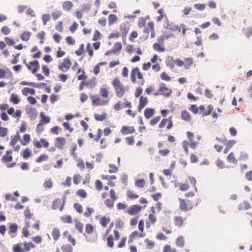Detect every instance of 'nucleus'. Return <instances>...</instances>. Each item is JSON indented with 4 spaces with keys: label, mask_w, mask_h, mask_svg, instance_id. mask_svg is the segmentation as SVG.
<instances>
[{
    "label": "nucleus",
    "mask_w": 252,
    "mask_h": 252,
    "mask_svg": "<svg viewBox=\"0 0 252 252\" xmlns=\"http://www.w3.org/2000/svg\"><path fill=\"white\" fill-rule=\"evenodd\" d=\"M75 228L77 229L80 233L83 232V224L78 220H75Z\"/></svg>",
    "instance_id": "obj_38"
},
{
    "label": "nucleus",
    "mask_w": 252,
    "mask_h": 252,
    "mask_svg": "<svg viewBox=\"0 0 252 252\" xmlns=\"http://www.w3.org/2000/svg\"><path fill=\"white\" fill-rule=\"evenodd\" d=\"M52 236L54 239L55 241H57L60 236V232L59 230L56 228H54L52 231Z\"/></svg>",
    "instance_id": "obj_22"
},
{
    "label": "nucleus",
    "mask_w": 252,
    "mask_h": 252,
    "mask_svg": "<svg viewBox=\"0 0 252 252\" xmlns=\"http://www.w3.org/2000/svg\"><path fill=\"white\" fill-rule=\"evenodd\" d=\"M40 116L41 117V120L40 122L43 124L45 125L47 123H49L50 121V119L49 117L46 116L44 114V112H41L40 113Z\"/></svg>",
    "instance_id": "obj_11"
},
{
    "label": "nucleus",
    "mask_w": 252,
    "mask_h": 252,
    "mask_svg": "<svg viewBox=\"0 0 252 252\" xmlns=\"http://www.w3.org/2000/svg\"><path fill=\"white\" fill-rule=\"evenodd\" d=\"M74 208L75 209L76 211H77L79 213L81 214L83 212L82 207V206L78 203H75L74 204Z\"/></svg>",
    "instance_id": "obj_50"
},
{
    "label": "nucleus",
    "mask_w": 252,
    "mask_h": 252,
    "mask_svg": "<svg viewBox=\"0 0 252 252\" xmlns=\"http://www.w3.org/2000/svg\"><path fill=\"white\" fill-rule=\"evenodd\" d=\"M31 33L28 32H24L21 36L22 40L27 41L29 40Z\"/></svg>",
    "instance_id": "obj_26"
},
{
    "label": "nucleus",
    "mask_w": 252,
    "mask_h": 252,
    "mask_svg": "<svg viewBox=\"0 0 252 252\" xmlns=\"http://www.w3.org/2000/svg\"><path fill=\"white\" fill-rule=\"evenodd\" d=\"M249 158L248 155L245 152H241L240 153V157L239 158V160H247Z\"/></svg>",
    "instance_id": "obj_47"
},
{
    "label": "nucleus",
    "mask_w": 252,
    "mask_h": 252,
    "mask_svg": "<svg viewBox=\"0 0 252 252\" xmlns=\"http://www.w3.org/2000/svg\"><path fill=\"white\" fill-rule=\"evenodd\" d=\"M128 197L130 199H136L139 197L137 194H135L131 190H128L127 193Z\"/></svg>",
    "instance_id": "obj_48"
},
{
    "label": "nucleus",
    "mask_w": 252,
    "mask_h": 252,
    "mask_svg": "<svg viewBox=\"0 0 252 252\" xmlns=\"http://www.w3.org/2000/svg\"><path fill=\"white\" fill-rule=\"evenodd\" d=\"M122 45L121 42H117L115 44L114 48L112 49L116 54H117V52H120V50L122 49Z\"/></svg>",
    "instance_id": "obj_25"
},
{
    "label": "nucleus",
    "mask_w": 252,
    "mask_h": 252,
    "mask_svg": "<svg viewBox=\"0 0 252 252\" xmlns=\"http://www.w3.org/2000/svg\"><path fill=\"white\" fill-rule=\"evenodd\" d=\"M109 166L111 168V169L108 170L109 173H113L117 172L118 170V167H116L115 165L113 164H110Z\"/></svg>",
    "instance_id": "obj_54"
},
{
    "label": "nucleus",
    "mask_w": 252,
    "mask_h": 252,
    "mask_svg": "<svg viewBox=\"0 0 252 252\" xmlns=\"http://www.w3.org/2000/svg\"><path fill=\"white\" fill-rule=\"evenodd\" d=\"M164 27L165 29L169 30L172 32H175L177 29V26L170 24L168 22H167L164 24Z\"/></svg>",
    "instance_id": "obj_15"
},
{
    "label": "nucleus",
    "mask_w": 252,
    "mask_h": 252,
    "mask_svg": "<svg viewBox=\"0 0 252 252\" xmlns=\"http://www.w3.org/2000/svg\"><path fill=\"white\" fill-rule=\"evenodd\" d=\"M182 119L187 122L190 121L191 117L189 113L186 110H183L181 114Z\"/></svg>",
    "instance_id": "obj_14"
},
{
    "label": "nucleus",
    "mask_w": 252,
    "mask_h": 252,
    "mask_svg": "<svg viewBox=\"0 0 252 252\" xmlns=\"http://www.w3.org/2000/svg\"><path fill=\"white\" fill-rule=\"evenodd\" d=\"M227 160L228 162H231L234 164L237 163V160L235 158L234 155L233 153H230L227 158Z\"/></svg>",
    "instance_id": "obj_17"
},
{
    "label": "nucleus",
    "mask_w": 252,
    "mask_h": 252,
    "mask_svg": "<svg viewBox=\"0 0 252 252\" xmlns=\"http://www.w3.org/2000/svg\"><path fill=\"white\" fill-rule=\"evenodd\" d=\"M107 245L109 247H113L114 245L113 236L112 235L109 236L107 239Z\"/></svg>",
    "instance_id": "obj_45"
},
{
    "label": "nucleus",
    "mask_w": 252,
    "mask_h": 252,
    "mask_svg": "<svg viewBox=\"0 0 252 252\" xmlns=\"http://www.w3.org/2000/svg\"><path fill=\"white\" fill-rule=\"evenodd\" d=\"M2 159L3 160L4 162H8L11 161L13 159V158L11 156H7V155H4L2 156Z\"/></svg>",
    "instance_id": "obj_60"
},
{
    "label": "nucleus",
    "mask_w": 252,
    "mask_h": 252,
    "mask_svg": "<svg viewBox=\"0 0 252 252\" xmlns=\"http://www.w3.org/2000/svg\"><path fill=\"white\" fill-rule=\"evenodd\" d=\"M10 100L14 104H17L20 101L18 95L14 94H11Z\"/></svg>",
    "instance_id": "obj_21"
},
{
    "label": "nucleus",
    "mask_w": 252,
    "mask_h": 252,
    "mask_svg": "<svg viewBox=\"0 0 252 252\" xmlns=\"http://www.w3.org/2000/svg\"><path fill=\"white\" fill-rule=\"evenodd\" d=\"M32 156V151L29 148H26L23 152V157L24 158H29Z\"/></svg>",
    "instance_id": "obj_33"
},
{
    "label": "nucleus",
    "mask_w": 252,
    "mask_h": 252,
    "mask_svg": "<svg viewBox=\"0 0 252 252\" xmlns=\"http://www.w3.org/2000/svg\"><path fill=\"white\" fill-rule=\"evenodd\" d=\"M154 115V109L147 108L144 111V115L146 119H149Z\"/></svg>",
    "instance_id": "obj_9"
},
{
    "label": "nucleus",
    "mask_w": 252,
    "mask_h": 252,
    "mask_svg": "<svg viewBox=\"0 0 252 252\" xmlns=\"http://www.w3.org/2000/svg\"><path fill=\"white\" fill-rule=\"evenodd\" d=\"M186 62L187 64H186L184 66V67L185 69H188L189 67V66L192 64L193 63V60L192 58H187L186 59Z\"/></svg>",
    "instance_id": "obj_52"
},
{
    "label": "nucleus",
    "mask_w": 252,
    "mask_h": 252,
    "mask_svg": "<svg viewBox=\"0 0 252 252\" xmlns=\"http://www.w3.org/2000/svg\"><path fill=\"white\" fill-rule=\"evenodd\" d=\"M91 97L93 104L95 105H104L108 103V100H102L100 98L96 97L94 95H92Z\"/></svg>",
    "instance_id": "obj_6"
},
{
    "label": "nucleus",
    "mask_w": 252,
    "mask_h": 252,
    "mask_svg": "<svg viewBox=\"0 0 252 252\" xmlns=\"http://www.w3.org/2000/svg\"><path fill=\"white\" fill-rule=\"evenodd\" d=\"M77 194L82 197V198H85L87 196V193L84 189H79L77 191Z\"/></svg>",
    "instance_id": "obj_56"
},
{
    "label": "nucleus",
    "mask_w": 252,
    "mask_h": 252,
    "mask_svg": "<svg viewBox=\"0 0 252 252\" xmlns=\"http://www.w3.org/2000/svg\"><path fill=\"white\" fill-rule=\"evenodd\" d=\"M194 7L196 9L202 11L205 9L206 6L204 4L199 3L194 4Z\"/></svg>",
    "instance_id": "obj_59"
},
{
    "label": "nucleus",
    "mask_w": 252,
    "mask_h": 252,
    "mask_svg": "<svg viewBox=\"0 0 252 252\" xmlns=\"http://www.w3.org/2000/svg\"><path fill=\"white\" fill-rule=\"evenodd\" d=\"M24 141L21 142V144L25 146L27 145L28 143H29L31 140L30 135L29 134H25L23 136Z\"/></svg>",
    "instance_id": "obj_32"
},
{
    "label": "nucleus",
    "mask_w": 252,
    "mask_h": 252,
    "mask_svg": "<svg viewBox=\"0 0 252 252\" xmlns=\"http://www.w3.org/2000/svg\"><path fill=\"white\" fill-rule=\"evenodd\" d=\"M72 6L73 3L70 1H65L63 4V8L66 11L70 10Z\"/></svg>",
    "instance_id": "obj_19"
},
{
    "label": "nucleus",
    "mask_w": 252,
    "mask_h": 252,
    "mask_svg": "<svg viewBox=\"0 0 252 252\" xmlns=\"http://www.w3.org/2000/svg\"><path fill=\"white\" fill-rule=\"evenodd\" d=\"M158 92H160V94L164 96H169L172 94V90L167 88L164 83H162L158 89Z\"/></svg>",
    "instance_id": "obj_2"
},
{
    "label": "nucleus",
    "mask_w": 252,
    "mask_h": 252,
    "mask_svg": "<svg viewBox=\"0 0 252 252\" xmlns=\"http://www.w3.org/2000/svg\"><path fill=\"white\" fill-rule=\"evenodd\" d=\"M176 243V245L178 246H179L181 248L183 247L184 245V241L183 237L182 236L179 237L177 239Z\"/></svg>",
    "instance_id": "obj_36"
},
{
    "label": "nucleus",
    "mask_w": 252,
    "mask_h": 252,
    "mask_svg": "<svg viewBox=\"0 0 252 252\" xmlns=\"http://www.w3.org/2000/svg\"><path fill=\"white\" fill-rule=\"evenodd\" d=\"M94 231V226L91 224H87L86 225V232L88 234H91Z\"/></svg>",
    "instance_id": "obj_41"
},
{
    "label": "nucleus",
    "mask_w": 252,
    "mask_h": 252,
    "mask_svg": "<svg viewBox=\"0 0 252 252\" xmlns=\"http://www.w3.org/2000/svg\"><path fill=\"white\" fill-rule=\"evenodd\" d=\"M34 247V245L32 244V242L24 243V247H25V251H26V252L29 251L32 248H33Z\"/></svg>",
    "instance_id": "obj_40"
},
{
    "label": "nucleus",
    "mask_w": 252,
    "mask_h": 252,
    "mask_svg": "<svg viewBox=\"0 0 252 252\" xmlns=\"http://www.w3.org/2000/svg\"><path fill=\"white\" fill-rule=\"evenodd\" d=\"M243 31L244 32L245 36L249 38L252 35V28L247 27L245 29H243Z\"/></svg>",
    "instance_id": "obj_23"
},
{
    "label": "nucleus",
    "mask_w": 252,
    "mask_h": 252,
    "mask_svg": "<svg viewBox=\"0 0 252 252\" xmlns=\"http://www.w3.org/2000/svg\"><path fill=\"white\" fill-rule=\"evenodd\" d=\"M145 180L144 179H138L135 182V186L137 187L143 188L145 185Z\"/></svg>",
    "instance_id": "obj_42"
},
{
    "label": "nucleus",
    "mask_w": 252,
    "mask_h": 252,
    "mask_svg": "<svg viewBox=\"0 0 252 252\" xmlns=\"http://www.w3.org/2000/svg\"><path fill=\"white\" fill-rule=\"evenodd\" d=\"M20 136L19 133V131H18L17 132L16 134L14 136H12L11 140L10 142V144L11 146H14L18 141V140L19 139Z\"/></svg>",
    "instance_id": "obj_18"
},
{
    "label": "nucleus",
    "mask_w": 252,
    "mask_h": 252,
    "mask_svg": "<svg viewBox=\"0 0 252 252\" xmlns=\"http://www.w3.org/2000/svg\"><path fill=\"white\" fill-rule=\"evenodd\" d=\"M189 110L192 111L194 114H197L198 112V108L197 105L195 104L191 105Z\"/></svg>",
    "instance_id": "obj_58"
},
{
    "label": "nucleus",
    "mask_w": 252,
    "mask_h": 252,
    "mask_svg": "<svg viewBox=\"0 0 252 252\" xmlns=\"http://www.w3.org/2000/svg\"><path fill=\"white\" fill-rule=\"evenodd\" d=\"M110 219H107L106 217H103L101 218L100 223L104 227L107 226V223L109 222Z\"/></svg>",
    "instance_id": "obj_28"
},
{
    "label": "nucleus",
    "mask_w": 252,
    "mask_h": 252,
    "mask_svg": "<svg viewBox=\"0 0 252 252\" xmlns=\"http://www.w3.org/2000/svg\"><path fill=\"white\" fill-rule=\"evenodd\" d=\"M114 200H112V201H111V200L110 199H107L105 201V204L106 205V206L109 208H111L113 207L114 206Z\"/></svg>",
    "instance_id": "obj_55"
},
{
    "label": "nucleus",
    "mask_w": 252,
    "mask_h": 252,
    "mask_svg": "<svg viewBox=\"0 0 252 252\" xmlns=\"http://www.w3.org/2000/svg\"><path fill=\"white\" fill-rule=\"evenodd\" d=\"M106 117V114L104 113L102 115L95 114L94 116V118L96 120L102 121H103Z\"/></svg>",
    "instance_id": "obj_44"
},
{
    "label": "nucleus",
    "mask_w": 252,
    "mask_h": 252,
    "mask_svg": "<svg viewBox=\"0 0 252 252\" xmlns=\"http://www.w3.org/2000/svg\"><path fill=\"white\" fill-rule=\"evenodd\" d=\"M148 104V99L146 97L141 96L140 98L139 105H141L143 107H145Z\"/></svg>",
    "instance_id": "obj_37"
},
{
    "label": "nucleus",
    "mask_w": 252,
    "mask_h": 252,
    "mask_svg": "<svg viewBox=\"0 0 252 252\" xmlns=\"http://www.w3.org/2000/svg\"><path fill=\"white\" fill-rule=\"evenodd\" d=\"M175 225L178 226H181L183 223V220L181 217L178 216L175 218Z\"/></svg>",
    "instance_id": "obj_34"
},
{
    "label": "nucleus",
    "mask_w": 252,
    "mask_h": 252,
    "mask_svg": "<svg viewBox=\"0 0 252 252\" xmlns=\"http://www.w3.org/2000/svg\"><path fill=\"white\" fill-rule=\"evenodd\" d=\"M142 206L140 205H133L130 206L127 210V212L131 216L137 214L141 210Z\"/></svg>",
    "instance_id": "obj_3"
},
{
    "label": "nucleus",
    "mask_w": 252,
    "mask_h": 252,
    "mask_svg": "<svg viewBox=\"0 0 252 252\" xmlns=\"http://www.w3.org/2000/svg\"><path fill=\"white\" fill-rule=\"evenodd\" d=\"M134 131L135 129L134 127L127 126H123L121 130V132L124 135L132 133L134 132Z\"/></svg>",
    "instance_id": "obj_8"
},
{
    "label": "nucleus",
    "mask_w": 252,
    "mask_h": 252,
    "mask_svg": "<svg viewBox=\"0 0 252 252\" xmlns=\"http://www.w3.org/2000/svg\"><path fill=\"white\" fill-rule=\"evenodd\" d=\"M87 210V212H85L84 215L86 217L88 218L90 217V216L92 215V213L94 212V209L91 208H88Z\"/></svg>",
    "instance_id": "obj_64"
},
{
    "label": "nucleus",
    "mask_w": 252,
    "mask_h": 252,
    "mask_svg": "<svg viewBox=\"0 0 252 252\" xmlns=\"http://www.w3.org/2000/svg\"><path fill=\"white\" fill-rule=\"evenodd\" d=\"M96 188L97 189L100 190L103 188L102 182L99 180H97L95 181Z\"/></svg>",
    "instance_id": "obj_62"
},
{
    "label": "nucleus",
    "mask_w": 252,
    "mask_h": 252,
    "mask_svg": "<svg viewBox=\"0 0 252 252\" xmlns=\"http://www.w3.org/2000/svg\"><path fill=\"white\" fill-rule=\"evenodd\" d=\"M61 203V199L57 198L53 201L52 208L54 210L57 209Z\"/></svg>",
    "instance_id": "obj_29"
},
{
    "label": "nucleus",
    "mask_w": 252,
    "mask_h": 252,
    "mask_svg": "<svg viewBox=\"0 0 252 252\" xmlns=\"http://www.w3.org/2000/svg\"><path fill=\"white\" fill-rule=\"evenodd\" d=\"M48 157L46 154H42L40 155L36 159V162H40L42 161L46 160L48 159Z\"/></svg>",
    "instance_id": "obj_43"
},
{
    "label": "nucleus",
    "mask_w": 252,
    "mask_h": 252,
    "mask_svg": "<svg viewBox=\"0 0 252 252\" xmlns=\"http://www.w3.org/2000/svg\"><path fill=\"white\" fill-rule=\"evenodd\" d=\"M13 251L14 252H26V251L22 249L20 244L14 245L13 247Z\"/></svg>",
    "instance_id": "obj_35"
},
{
    "label": "nucleus",
    "mask_w": 252,
    "mask_h": 252,
    "mask_svg": "<svg viewBox=\"0 0 252 252\" xmlns=\"http://www.w3.org/2000/svg\"><path fill=\"white\" fill-rule=\"evenodd\" d=\"M26 110L31 120H34L36 119L37 116V111L34 107L27 106Z\"/></svg>",
    "instance_id": "obj_4"
},
{
    "label": "nucleus",
    "mask_w": 252,
    "mask_h": 252,
    "mask_svg": "<svg viewBox=\"0 0 252 252\" xmlns=\"http://www.w3.org/2000/svg\"><path fill=\"white\" fill-rule=\"evenodd\" d=\"M113 85L115 89L116 95L118 97H122L125 92V88L121 82L118 79H115Z\"/></svg>",
    "instance_id": "obj_1"
},
{
    "label": "nucleus",
    "mask_w": 252,
    "mask_h": 252,
    "mask_svg": "<svg viewBox=\"0 0 252 252\" xmlns=\"http://www.w3.org/2000/svg\"><path fill=\"white\" fill-rule=\"evenodd\" d=\"M120 30L122 32L123 37H126V34L128 31V28L127 24L123 23L120 26Z\"/></svg>",
    "instance_id": "obj_10"
},
{
    "label": "nucleus",
    "mask_w": 252,
    "mask_h": 252,
    "mask_svg": "<svg viewBox=\"0 0 252 252\" xmlns=\"http://www.w3.org/2000/svg\"><path fill=\"white\" fill-rule=\"evenodd\" d=\"M160 119V116L155 117L150 121V124L151 125H155L158 123Z\"/></svg>",
    "instance_id": "obj_63"
},
{
    "label": "nucleus",
    "mask_w": 252,
    "mask_h": 252,
    "mask_svg": "<svg viewBox=\"0 0 252 252\" xmlns=\"http://www.w3.org/2000/svg\"><path fill=\"white\" fill-rule=\"evenodd\" d=\"M124 224V222L120 219H116L115 224L116 228H122Z\"/></svg>",
    "instance_id": "obj_53"
},
{
    "label": "nucleus",
    "mask_w": 252,
    "mask_h": 252,
    "mask_svg": "<svg viewBox=\"0 0 252 252\" xmlns=\"http://www.w3.org/2000/svg\"><path fill=\"white\" fill-rule=\"evenodd\" d=\"M51 19L50 15L49 14H45L42 16V21L44 25H46L47 22L49 21Z\"/></svg>",
    "instance_id": "obj_49"
},
{
    "label": "nucleus",
    "mask_w": 252,
    "mask_h": 252,
    "mask_svg": "<svg viewBox=\"0 0 252 252\" xmlns=\"http://www.w3.org/2000/svg\"><path fill=\"white\" fill-rule=\"evenodd\" d=\"M117 16L114 14H111L109 15L108 17V23L109 25H111L114 23V22L117 20Z\"/></svg>",
    "instance_id": "obj_24"
},
{
    "label": "nucleus",
    "mask_w": 252,
    "mask_h": 252,
    "mask_svg": "<svg viewBox=\"0 0 252 252\" xmlns=\"http://www.w3.org/2000/svg\"><path fill=\"white\" fill-rule=\"evenodd\" d=\"M163 252H176L175 249H171L169 245H166L163 249Z\"/></svg>",
    "instance_id": "obj_61"
},
{
    "label": "nucleus",
    "mask_w": 252,
    "mask_h": 252,
    "mask_svg": "<svg viewBox=\"0 0 252 252\" xmlns=\"http://www.w3.org/2000/svg\"><path fill=\"white\" fill-rule=\"evenodd\" d=\"M1 31V32L4 35H8L10 32V29L6 26L3 27Z\"/></svg>",
    "instance_id": "obj_57"
},
{
    "label": "nucleus",
    "mask_w": 252,
    "mask_h": 252,
    "mask_svg": "<svg viewBox=\"0 0 252 252\" xmlns=\"http://www.w3.org/2000/svg\"><path fill=\"white\" fill-rule=\"evenodd\" d=\"M139 69L138 67H136L132 70L130 73L131 79L132 82L135 83L136 81V74L137 73Z\"/></svg>",
    "instance_id": "obj_16"
},
{
    "label": "nucleus",
    "mask_w": 252,
    "mask_h": 252,
    "mask_svg": "<svg viewBox=\"0 0 252 252\" xmlns=\"http://www.w3.org/2000/svg\"><path fill=\"white\" fill-rule=\"evenodd\" d=\"M61 249L63 252H72L73 251V248L69 244L63 245Z\"/></svg>",
    "instance_id": "obj_20"
},
{
    "label": "nucleus",
    "mask_w": 252,
    "mask_h": 252,
    "mask_svg": "<svg viewBox=\"0 0 252 252\" xmlns=\"http://www.w3.org/2000/svg\"><path fill=\"white\" fill-rule=\"evenodd\" d=\"M63 62V63L59 66V69L65 72L70 68L71 65V62L69 59L67 58L64 59Z\"/></svg>",
    "instance_id": "obj_5"
},
{
    "label": "nucleus",
    "mask_w": 252,
    "mask_h": 252,
    "mask_svg": "<svg viewBox=\"0 0 252 252\" xmlns=\"http://www.w3.org/2000/svg\"><path fill=\"white\" fill-rule=\"evenodd\" d=\"M99 93L100 95L103 97L106 98L108 97V92L105 88H100Z\"/></svg>",
    "instance_id": "obj_46"
},
{
    "label": "nucleus",
    "mask_w": 252,
    "mask_h": 252,
    "mask_svg": "<svg viewBox=\"0 0 252 252\" xmlns=\"http://www.w3.org/2000/svg\"><path fill=\"white\" fill-rule=\"evenodd\" d=\"M18 229V225L16 223H12L9 226V231L11 233H15Z\"/></svg>",
    "instance_id": "obj_39"
},
{
    "label": "nucleus",
    "mask_w": 252,
    "mask_h": 252,
    "mask_svg": "<svg viewBox=\"0 0 252 252\" xmlns=\"http://www.w3.org/2000/svg\"><path fill=\"white\" fill-rule=\"evenodd\" d=\"M66 143V139L64 137H57L55 143L56 146L60 149H63Z\"/></svg>",
    "instance_id": "obj_7"
},
{
    "label": "nucleus",
    "mask_w": 252,
    "mask_h": 252,
    "mask_svg": "<svg viewBox=\"0 0 252 252\" xmlns=\"http://www.w3.org/2000/svg\"><path fill=\"white\" fill-rule=\"evenodd\" d=\"M160 43H155L153 45V48L155 50L159 52H164L165 51V48L162 47L160 45Z\"/></svg>",
    "instance_id": "obj_27"
},
{
    "label": "nucleus",
    "mask_w": 252,
    "mask_h": 252,
    "mask_svg": "<svg viewBox=\"0 0 252 252\" xmlns=\"http://www.w3.org/2000/svg\"><path fill=\"white\" fill-rule=\"evenodd\" d=\"M43 186L45 188H52L53 187V183L52 182L51 179L49 178L47 180H46L43 184Z\"/></svg>",
    "instance_id": "obj_31"
},
{
    "label": "nucleus",
    "mask_w": 252,
    "mask_h": 252,
    "mask_svg": "<svg viewBox=\"0 0 252 252\" xmlns=\"http://www.w3.org/2000/svg\"><path fill=\"white\" fill-rule=\"evenodd\" d=\"M175 61H173V58L171 56H168L166 60V63L167 66L170 69H172L174 67Z\"/></svg>",
    "instance_id": "obj_12"
},
{
    "label": "nucleus",
    "mask_w": 252,
    "mask_h": 252,
    "mask_svg": "<svg viewBox=\"0 0 252 252\" xmlns=\"http://www.w3.org/2000/svg\"><path fill=\"white\" fill-rule=\"evenodd\" d=\"M22 92L23 94L25 96L28 95L29 94L34 95L35 93V91L34 89L29 88H25L22 90Z\"/></svg>",
    "instance_id": "obj_13"
},
{
    "label": "nucleus",
    "mask_w": 252,
    "mask_h": 252,
    "mask_svg": "<svg viewBox=\"0 0 252 252\" xmlns=\"http://www.w3.org/2000/svg\"><path fill=\"white\" fill-rule=\"evenodd\" d=\"M8 130L6 127H0V136L2 137L5 136L7 134Z\"/></svg>",
    "instance_id": "obj_51"
},
{
    "label": "nucleus",
    "mask_w": 252,
    "mask_h": 252,
    "mask_svg": "<svg viewBox=\"0 0 252 252\" xmlns=\"http://www.w3.org/2000/svg\"><path fill=\"white\" fill-rule=\"evenodd\" d=\"M61 220L64 222H67L68 223H71L72 218L70 216H63L61 217Z\"/></svg>",
    "instance_id": "obj_30"
}]
</instances>
